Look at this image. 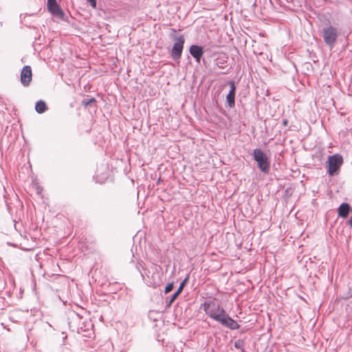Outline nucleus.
<instances>
[{
  "instance_id": "nucleus-5",
  "label": "nucleus",
  "mask_w": 352,
  "mask_h": 352,
  "mask_svg": "<svg viewBox=\"0 0 352 352\" xmlns=\"http://www.w3.org/2000/svg\"><path fill=\"white\" fill-rule=\"evenodd\" d=\"M47 9L49 12L58 19H63L64 12L56 2V0H47Z\"/></svg>"
},
{
  "instance_id": "nucleus-7",
  "label": "nucleus",
  "mask_w": 352,
  "mask_h": 352,
  "mask_svg": "<svg viewBox=\"0 0 352 352\" xmlns=\"http://www.w3.org/2000/svg\"><path fill=\"white\" fill-rule=\"evenodd\" d=\"M229 85H230V90L229 91V94H228L227 97H226V100H227V102H228V104L229 105L230 107H233L234 106V104H235V91H236V87H235V85H234V82L231 80L228 82Z\"/></svg>"
},
{
  "instance_id": "nucleus-8",
  "label": "nucleus",
  "mask_w": 352,
  "mask_h": 352,
  "mask_svg": "<svg viewBox=\"0 0 352 352\" xmlns=\"http://www.w3.org/2000/svg\"><path fill=\"white\" fill-rule=\"evenodd\" d=\"M190 53L197 62H199L203 55V50L201 47L193 45L190 47Z\"/></svg>"
},
{
  "instance_id": "nucleus-11",
  "label": "nucleus",
  "mask_w": 352,
  "mask_h": 352,
  "mask_svg": "<svg viewBox=\"0 0 352 352\" xmlns=\"http://www.w3.org/2000/svg\"><path fill=\"white\" fill-rule=\"evenodd\" d=\"M35 109L38 113H42L45 112L47 109L45 102L43 100L38 101L36 104Z\"/></svg>"
},
{
  "instance_id": "nucleus-14",
  "label": "nucleus",
  "mask_w": 352,
  "mask_h": 352,
  "mask_svg": "<svg viewBox=\"0 0 352 352\" xmlns=\"http://www.w3.org/2000/svg\"><path fill=\"white\" fill-rule=\"evenodd\" d=\"M179 295H176V293H175L172 298H170V300H169L168 303V306L170 307L171 305V304L173 302V301L177 298V297Z\"/></svg>"
},
{
  "instance_id": "nucleus-15",
  "label": "nucleus",
  "mask_w": 352,
  "mask_h": 352,
  "mask_svg": "<svg viewBox=\"0 0 352 352\" xmlns=\"http://www.w3.org/2000/svg\"><path fill=\"white\" fill-rule=\"evenodd\" d=\"M184 284V283H182V285L178 288V289L177 290V292H175V293H176V295H179V294L182 292V291L183 289Z\"/></svg>"
},
{
  "instance_id": "nucleus-18",
  "label": "nucleus",
  "mask_w": 352,
  "mask_h": 352,
  "mask_svg": "<svg viewBox=\"0 0 352 352\" xmlns=\"http://www.w3.org/2000/svg\"><path fill=\"white\" fill-rule=\"evenodd\" d=\"M22 77H23V75H22V71H21V74H20V79H21V82H22Z\"/></svg>"
},
{
  "instance_id": "nucleus-1",
  "label": "nucleus",
  "mask_w": 352,
  "mask_h": 352,
  "mask_svg": "<svg viewBox=\"0 0 352 352\" xmlns=\"http://www.w3.org/2000/svg\"><path fill=\"white\" fill-rule=\"evenodd\" d=\"M203 309L210 318L220 322L222 325L230 329H238L240 325L228 316L226 311L214 301L206 302Z\"/></svg>"
},
{
  "instance_id": "nucleus-4",
  "label": "nucleus",
  "mask_w": 352,
  "mask_h": 352,
  "mask_svg": "<svg viewBox=\"0 0 352 352\" xmlns=\"http://www.w3.org/2000/svg\"><path fill=\"white\" fill-rule=\"evenodd\" d=\"M322 33L324 42L327 45H333L336 43L338 37V32L335 28L329 26L324 28Z\"/></svg>"
},
{
  "instance_id": "nucleus-6",
  "label": "nucleus",
  "mask_w": 352,
  "mask_h": 352,
  "mask_svg": "<svg viewBox=\"0 0 352 352\" xmlns=\"http://www.w3.org/2000/svg\"><path fill=\"white\" fill-rule=\"evenodd\" d=\"M184 38L183 36H180L176 38V42L175 43L172 50V56L174 59L180 58L184 47Z\"/></svg>"
},
{
  "instance_id": "nucleus-2",
  "label": "nucleus",
  "mask_w": 352,
  "mask_h": 352,
  "mask_svg": "<svg viewBox=\"0 0 352 352\" xmlns=\"http://www.w3.org/2000/svg\"><path fill=\"white\" fill-rule=\"evenodd\" d=\"M253 157L254 160L257 162L259 169L267 173L270 168V162L266 154L259 148H255L253 151Z\"/></svg>"
},
{
  "instance_id": "nucleus-16",
  "label": "nucleus",
  "mask_w": 352,
  "mask_h": 352,
  "mask_svg": "<svg viewBox=\"0 0 352 352\" xmlns=\"http://www.w3.org/2000/svg\"><path fill=\"white\" fill-rule=\"evenodd\" d=\"M91 6L95 8L96 7V0H87Z\"/></svg>"
},
{
  "instance_id": "nucleus-12",
  "label": "nucleus",
  "mask_w": 352,
  "mask_h": 352,
  "mask_svg": "<svg viewBox=\"0 0 352 352\" xmlns=\"http://www.w3.org/2000/svg\"><path fill=\"white\" fill-rule=\"evenodd\" d=\"M173 289V283H169L166 285V287H165V293L166 294H168L170 292H171Z\"/></svg>"
},
{
  "instance_id": "nucleus-9",
  "label": "nucleus",
  "mask_w": 352,
  "mask_h": 352,
  "mask_svg": "<svg viewBox=\"0 0 352 352\" xmlns=\"http://www.w3.org/2000/svg\"><path fill=\"white\" fill-rule=\"evenodd\" d=\"M32 80V69L30 66L23 67V86L29 85Z\"/></svg>"
},
{
  "instance_id": "nucleus-17",
  "label": "nucleus",
  "mask_w": 352,
  "mask_h": 352,
  "mask_svg": "<svg viewBox=\"0 0 352 352\" xmlns=\"http://www.w3.org/2000/svg\"><path fill=\"white\" fill-rule=\"evenodd\" d=\"M283 125H284V126H287V124H288V120H284L283 121Z\"/></svg>"
},
{
  "instance_id": "nucleus-10",
  "label": "nucleus",
  "mask_w": 352,
  "mask_h": 352,
  "mask_svg": "<svg viewBox=\"0 0 352 352\" xmlns=\"http://www.w3.org/2000/svg\"><path fill=\"white\" fill-rule=\"evenodd\" d=\"M349 204L343 203L339 206L338 209V215L342 218H346L349 215Z\"/></svg>"
},
{
  "instance_id": "nucleus-3",
  "label": "nucleus",
  "mask_w": 352,
  "mask_h": 352,
  "mask_svg": "<svg viewBox=\"0 0 352 352\" xmlns=\"http://www.w3.org/2000/svg\"><path fill=\"white\" fill-rule=\"evenodd\" d=\"M343 164V158L339 154L331 155L328 158V173L333 175L337 173L342 164Z\"/></svg>"
},
{
  "instance_id": "nucleus-13",
  "label": "nucleus",
  "mask_w": 352,
  "mask_h": 352,
  "mask_svg": "<svg viewBox=\"0 0 352 352\" xmlns=\"http://www.w3.org/2000/svg\"><path fill=\"white\" fill-rule=\"evenodd\" d=\"M95 102H96V100H95V98H93L89 100H84L82 102L85 106L87 107V106L90 105L91 103H94Z\"/></svg>"
}]
</instances>
